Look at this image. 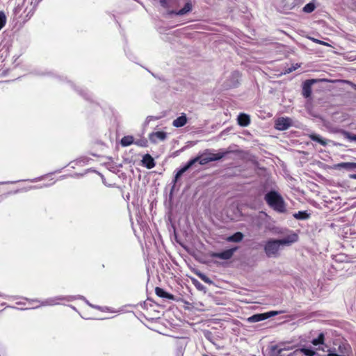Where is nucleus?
Returning a JSON list of instances; mask_svg holds the SVG:
<instances>
[{
  "label": "nucleus",
  "instance_id": "1",
  "mask_svg": "<svg viewBox=\"0 0 356 356\" xmlns=\"http://www.w3.org/2000/svg\"><path fill=\"white\" fill-rule=\"evenodd\" d=\"M298 238V235L293 233L280 240H268L264 245V252L268 257H277L279 255V251L282 245H290L296 242Z\"/></svg>",
  "mask_w": 356,
  "mask_h": 356
},
{
  "label": "nucleus",
  "instance_id": "2",
  "mask_svg": "<svg viewBox=\"0 0 356 356\" xmlns=\"http://www.w3.org/2000/svg\"><path fill=\"white\" fill-rule=\"evenodd\" d=\"M265 200L270 207L277 212H285L286 207L284 201L278 193L275 191H270L268 193L265 195Z\"/></svg>",
  "mask_w": 356,
  "mask_h": 356
},
{
  "label": "nucleus",
  "instance_id": "3",
  "mask_svg": "<svg viewBox=\"0 0 356 356\" xmlns=\"http://www.w3.org/2000/svg\"><path fill=\"white\" fill-rule=\"evenodd\" d=\"M213 158H209L204 152L201 155L193 159H191L185 166H184L177 172L175 177L174 182L176 183L178 179L195 163L198 162L200 165H205L209 162L213 161Z\"/></svg>",
  "mask_w": 356,
  "mask_h": 356
},
{
  "label": "nucleus",
  "instance_id": "4",
  "mask_svg": "<svg viewBox=\"0 0 356 356\" xmlns=\"http://www.w3.org/2000/svg\"><path fill=\"white\" fill-rule=\"evenodd\" d=\"M351 348L346 343H341L337 348L329 350L328 356H350Z\"/></svg>",
  "mask_w": 356,
  "mask_h": 356
},
{
  "label": "nucleus",
  "instance_id": "5",
  "mask_svg": "<svg viewBox=\"0 0 356 356\" xmlns=\"http://www.w3.org/2000/svg\"><path fill=\"white\" fill-rule=\"evenodd\" d=\"M305 0H281L280 3V11L287 13L296 6L301 5Z\"/></svg>",
  "mask_w": 356,
  "mask_h": 356
},
{
  "label": "nucleus",
  "instance_id": "6",
  "mask_svg": "<svg viewBox=\"0 0 356 356\" xmlns=\"http://www.w3.org/2000/svg\"><path fill=\"white\" fill-rule=\"evenodd\" d=\"M183 5V7L177 11H170V14L182 16L191 13L193 8V3L192 0H179V6Z\"/></svg>",
  "mask_w": 356,
  "mask_h": 356
},
{
  "label": "nucleus",
  "instance_id": "7",
  "mask_svg": "<svg viewBox=\"0 0 356 356\" xmlns=\"http://www.w3.org/2000/svg\"><path fill=\"white\" fill-rule=\"evenodd\" d=\"M74 299L71 296H57L55 298H50L44 301H42L40 304L41 306H54L60 304V301H72Z\"/></svg>",
  "mask_w": 356,
  "mask_h": 356
},
{
  "label": "nucleus",
  "instance_id": "8",
  "mask_svg": "<svg viewBox=\"0 0 356 356\" xmlns=\"http://www.w3.org/2000/svg\"><path fill=\"white\" fill-rule=\"evenodd\" d=\"M292 120L290 118H279L275 120V127L277 130L284 131L292 126Z\"/></svg>",
  "mask_w": 356,
  "mask_h": 356
},
{
  "label": "nucleus",
  "instance_id": "9",
  "mask_svg": "<svg viewBox=\"0 0 356 356\" xmlns=\"http://www.w3.org/2000/svg\"><path fill=\"white\" fill-rule=\"evenodd\" d=\"M292 346L289 343H279L270 348L271 354H280L282 352H292Z\"/></svg>",
  "mask_w": 356,
  "mask_h": 356
},
{
  "label": "nucleus",
  "instance_id": "10",
  "mask_svg": "<svg viewBox=\"0 0 356 356\" xmlns=\"http://www.w3.org/2000/svg\"><path fill=\"white\" fill-rule=\"evenodd\" d=\"M237 248L226 250L222 252H212L210 256L213 258H219L223 260H227L232 257L234 253L236 251Z\"/></svg>",
  "mask_w": 356,
  "mask_h": 356
},
{
  "label": "nucleus",
  "instance_id": "11",
  "mask_svg": "<svg viewBox=\"0 0 356 356\" xmlns=\"http://www.w3.org/2000/svg\"><path fill=\"white\" fill-rule=\"evenodd\" d=\"M167 134L163 131L152 132L149 135V140L153 143H157L159 141L165 140Z\"/></svg>",
  "mask_w": 356,
  "mask_h": 356
},
{
  "label": "nucleus",
  "instance_id": "12",
  "mask_svg": "<svg viewBox=\"0 0 356 356\" xmlns=\"http://www.w3.org/2000/svg\"><path fill=\"white\" fill-rule=\"evenodd\" d=\"M316 82L315 79H309L304 82L302 87V95L305 97H310L312 94V86Z\"/></svg>",
  "mask_w": 356,
  "mask_h": 356
},
{
  "label": "nucleus",
  "instance_id": "13",
  "mask_svg": "<svg viewBox=\"0 0 356 356\" xmlns=\"http://www.w3.org/2000/svg\"><path fill=\"white\" fill-rule=\"evenodd\" d=\"M229 152H220L218 153L211 152L210 150L207 149L204 152V153L207 155L209 158H213V161H218L223 158Z\"/></svg>",
  "mask_w": 356,
  "mask_h": 356
},
{
  "label": "nucleus",
  "instance_id": "14",
  "mask_svg": "<svg viewBox=\"0 0 356 356\" xmlns=\"http://www.w3.org/2000/svg\"><path fill=\"white\" fill-rule=\"evenodd\" d=\"M142 163L144 166L148 169H152L155 166V162L151 155L147 154L142 159Z\"/></svg>",
  "mask_w": 356,
  "mask_h": 356
},
{
  "label": "nucleus",
  "instance_id": "15",
  "mask_svg": "<svg viewBox=\"0 0 356 356\" xmlns=\"http://www.w3.org/2000/svg\"><path fill=\"white\" fill-rule=\"evenodd\" d=\"M155 293L161 298H166L172 300H175V298L172 294H170L166 291H165L163 289L160 287H156Z\"/></svg>",
  "mask_w": 356,
  "mask_h": 356
},
{
  "label": "nucleus",
  "instance_id": "16",
  "mask_svg": "<svg viewBox=\"0 0 356 356\" xmlns=\"http://www.w3.org/2000/svg\"><path fill=\"white\" fill-rule=\"evenodd\" d=\"M187 121L186 115L183 113L181 116L173 120L172 125L177 128L181 127L187 123Z\"/></svg>",
  "mask_w": 356,
  "mask_h": 356
},
{
  "label": "nucleus",
  "instance_id": "17",
  "mask_svg": "<svg viewBox=\"0 0 356 356\" xmlns=\"http://www.w3.org/2000/svg\"><path fill=\"white\" fill-rule=\"evenodd\" d=\"M238 123L242 127H246L250 123V116L245 113H241L238 116Z\"/></svg>",
  "mask_w": 356,
  "mask_h": 356
},
{
  "label": "nucleus",
  "instance_id": "18",
  "mask_svg": "<svg viewBox=\"0 0 356 356\" xmlns=\"http://www.w3.org/2000/svg\"><path fill=\"white\" fill-rule=\"evenodd\" d=\"M243 238V234L240 232H236L233 235L228 236L226 238V241L228 242H234V243H238L241 241Z\"/></svg>",
  "mask_w": 356,
  "mask_h": 356
},
{
  "label": "nucleus",
  "instance_id": "19",
  "mask_svg": "<svg viewBox=\"0 0 356 356\" xmlns=\"http://www.w3.org/2000/svg\"><path fill=\"white\" fill-rule=\"evenodd\" d=\"M316 8V1L312 0L302 8V12L305 13H312Z\"/></svg>",
  "mask_w": 356,
  "mask_h": 356
},
{
  "label": "nucleus",
  "instance_id": "20",
  "mask_svg": "<svg viewBox=\"0 0 356 356\" xmlns=\"http://www.w3.org/2000/svg\"><path fill=\"white\" fill-rule=\"evenodd\" d=\"M309 138L313 141L317 142L323 146H326L327 140L321 137L319 135L312 134L309 135Z\"/></svg>",
  "mask_w": 356,
  "mask_h": 356
},
{
  "label": "nucleus",
  "instance_id": "21",
  "mask_svg": "<svg viewBox=\"0 0 356 356\" xmlns=\"http://www.w3.org/2000/svg\"><path fill=\"white\" fill-rule=\"evenodd\" d=\"M266 319V316H265L264 314L263 313V314H257L252 315V316H250L249 318H248L247 321L249 323H256V322H259V321H264Z\"/></svg>",
  "mask_w": 356,
  "mask_h": 356
},
{
  "label": "nucleus",
  "instance_id": "22",
  "mask_svg": "<svg viewBox=\"0 0 356 356\" xmlns=\"http://www.w3.org/2000/svg\"><path fill=\"white\" fill-rule=\"evenodd\" d=\"M122 146L127 147L134 143V138L132 136H125L120 141Z\"/></svg>",
  "mask_w": 356,
  "mask_h": 356
},
{
  "label": "nucleus",
  "instance_id": "23",
  "mask_svg": "<svg viewBox=\"0 0 356 356\" xmlns=\"http://www.w3.org/2000/svg\"><path fill=\"white\" fill-rule=\"evenodd\" d=\"M337 166L341 168L353 169L356 168V163L344 162L339 163Z\"/></svg>",
  "mask_w": 356,
  "mask_h": 356
},
{
  "label": "nucleus",
  "instance_id": "24",
  "mask_svg": "<svg viewBox=\"0 0 356 356\" xmlns=\"http://www.w3.org/2000/svg\"><path fill=\"white\" fill-rule=\"evenodd\" d=\"M293 217L298 220L307 219L309 215L306 211H298L293 214Z\"/></svg>",
  "mask_w": 356,
  "mask_h": 356
},
{
  "label": "nucleus",
  "instance_id": "25",
  "mask_svg": "<svg viewBox=\"0 0 356 356\" xmlns=\"http://www.w3.org/2000/svg\"><path fill=\"white\" fill-rule=\"evenodd\" d=\"M296 350L299 351V355L300 353H303L304 355H305L307 356H314L316 353L315 351L313 350L312 349L306 348H301V349H296Z\"/></svg>",
  "mask_w": 356,
  "mask_h": 356
},
{
  "label": "nucleus",
  "instance_id": "26",
  "mask_svg": "<svg viewBox=\"0 0 356 356\" xmlns=\"http://www.w3.org/2000/svg\"><path fill=\"white\" fill-rule=\"evenodd\" d=\"M272 356H298L299 355L298 350H293L292 352H282L280 354H271Z\"/></svg>",
  "mask_w": 356,
  "mask_h": 356
},
{
  "label": "nucleus",
  "instance_id": "27",
  "mask_svg": "<svg viewBox=\"0 0 356 356\" xmlns=\"http://www.w3.org/2000/svg\"><path fill=\"white\" fill-rule=\"evenodd\" d=\"M323 342H324V334L323 333L319 334L318 337L316 339H314L312 341V344L314 346L323 344Z\"/></svg>",
  "mask_w": 356,
  "mask_h": 356
},
{
  "label": "nucleus",
  "instance_id": "28",
  "mask_svg": "<svg viewBox=\"0 0 356 356\" xmlns=\"http://www.w3.org/2000/svg\"><path fill=\"white\" fill-rule=\"evenodd\" d=\"M6 22V17L3 12H0V30L4 26Z\"/></svg>",
  "mask_w": 356,
  "mask_h": 356
},
{
  "label": "nucleus",
  "instance_id": "29",
  "mask_svg": "<svg viewBox=\"0 0 356 356\" xmlns=\"http://www.w3.org/2000/svg\"><path fill=\"white\" fill-rule=\"evenodd\" d=\"M134 144L140 147H147V140L145 138L134 140Z\"/></svg>",
  "mask_w": 356,
  "mask_h": 356
},
{
  "label": "nucleus",
  "instance_id": "30",
  "mask_svg": "<svg viewBox=\"0 0 356 356\" xmlns=\"http://www.w3.org/2000/svg\"><path fill=\"white\" fill-rule=\"evenodd\" d=\"M344 136L346 138H347L350 141H355L356 142V134H353L349 132H345Z\"/></svg>",
  "mask_w": 356,
  "mask_h": 356
},
{
  "label": "nucleus",
  "instance_id": "31",
  "mask_svg": "<svg viewBox=\"0 0 356 356\" xmlns=\"http://www.w3.org/2000/svg\"><path fill=\"white\" fill-rule=\"evenodd\" d=\"M298 67H300V65L296 63V65H292L291 67L286 69L285 70V73H291L293 71L296 70V69H298Z\"/></svg>",
  "mask_w": 356,
  "mask_h": 356
},
{
  "label": "nucleus",
  "instance_id": "32",
  "mask_svg": "<svg viewBox=\"0 0 356 356\" xmlns=\"http://www.w3.org/2000/svg\"><path fill=\"white\" fill-rule=\"evenodd\" d=\"M280 313V312L271 311V312L264 313V316H266V319H267L270 317L275 316L279 314Z\"/></svg>",
  "mask_w": 356,
  "mask_h": 356
},
{
  "label": "nucleus",
  "instance_id": "33",
  "mask_svg": "<svg viewBox=\"0 0 356 356\" xmlns=\"http://www.w3.org/2000/svg\"><path fill=\"white\" fill-rule=\"evenodd\" d=\"M309 39L316 43L321 44H323L325 46H330L328 43H327L324 41H321V40H319L314 38H309Z\"/></svg>",
  "mask_w": 356,
  "mask_h": 356
},
{
  "label": "nucleus",
  "instance_id": "34",
  "mask_svg": "<svg viewBox=\"0 0 356 356\" xmlns=\"http://www.w3.org/2000/svg\"><path fill=\"white\" fill-rule=\"evenodd\" d=\"M198 276H199V277H200L202 280L204 281L205 282H207V283L211 282V281L209 280V279L206 275H204V274L200 273V274H198Z\"/></svg>",
  "mask_w": 356,
  "mask_h": 356
},
{
  "label": "nucleus",
  "instance_id": "35",
  "mask_svg": "<svg viewBox=\"0 0 356 356\" xmlns=\"http://www.w3.org/2000/svg\"><path fill=\"white\" fill-rule=\"evenodd\" d=\"M159 119V118H157V117H154V116H148L147 118H146V122L147 123H149L150 121L152 120H158Z\"/></svg>",
  "mask_w": 356,
  "mask_h": 356
},
{
  "label": "nucleus",
  "instance_id": "36",
  "mask_svg": "<svg viewBox=\"0 0 356 356\" xmlns=\"http://www.w3.org/2000/svg\"><path fill=\"white\" fill-rule=\"evenodd\" d=\"M166 2H167V0H161L160 1V3H161V6H163V7L166 6Z\"/></svg>",
  "mask_w": 356,
  "mask_h": 356
},
{
  "label": "nucleus",
  "instance_id": "37",
  "mask_svg": "<svg viewBox=\"0 0 356 356\" xmlns=\"http://www.w3.org/2000/svg\"><path fill=\"white\" fill-rule=\"evenodd\" d=\"M86 300V303H87L89 306H90V307H95V308L99 309V307L94 306V305H92V304H90L88 300Z\"/></svg>",
  "mask_w": 356,
  "mask_h": 356
},
{
  "label": "nucleus",
  "instance_id": "38",
  "mask_svg": "<svg viewBox=\"0 0 356 356\" xmlns=\"http://www.w3.org/2000/svg\"><path fill=\"white\" fill-rule=\"evenodd\" d=\"M40 179H41V178L40 177V178H36V179H31L30 181L35 182V181H36L38 180H40Z\"/></svg>",
  "mask_w": 356,
  "mask_h": 356
},
{
  "label": "nucleus",
  "instance_id": "39",
  "mask_svg": "<svg viewBox=\"0 0 356 356\" xmlns=\"http://www.w3.org/2000/svg\"><path fill=\"white\" fill-rule=\"evenodd\" d=\"M38 188V186H30L29 189H35V188Z\"/></svg>",
  "mask_w": 356,
  "mask_h": 356
},
{
  "label": "nucleus",
  "instance_id": "40",
  "mask_svg": "<svg viewBox=\"0 0 356 356\" xmlns=\"http://www.w3.org/2000/svg\"><path fill=\"white\" fill-rule=\"evenodd\" d=\"M350 177H352L353 179H356V175H350Z\"/></svg>",
  "mask_w": 356,
  "mask_h": 356
},
{
  "label": "nucleus",
  "instance_id": "41",
  "mask_svg": "<svg viewBox=\"0 0 356 356\" xmlns=\"http://www.w3.org/2000/svg\"><path fill=\"white\" fill-rule=\"evenodd\" d=\"M78 298L85 300V298H84V297H83V296H78Z\"/></svg>",
  "mask_w": 356,
  "mask_h": 356
},
{
  "label": "nucleus",
  "instance_id": "42",
  "mask_svg": "<svg viewBox=\"0 0 356 356\" xmlns=\"http://www.w3.org/2000/svg\"><path fill=\"white\" fill-rule=\"evenodd\" d=\"M8 182H0V184H8Z\"/></svg>",
  "mask_w": 356,
  "mask_h": 356
}]
</instances>
